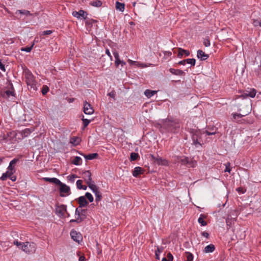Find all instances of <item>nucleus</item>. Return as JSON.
Returning <instances> with one entry per match:
<instances>
[{
    "label": "nucleus",
    "mask_w": 261,
    "mask_h": 261,
    "mask_svg": "<svg viewBox=\"0 0 261 261\" xmlns=\"http://www.w3.org/2000/svg\"><path fill=\"white\" fill-rule=\"evenodd\" d=\"M192 135L193 144L197 146H201L203 144V139L207 136L216 134V132H190Z\"/></svg>",
    "instance_id": "nucleus-1"
},
{
    "label": "nucleus",
    "mask_w": 261,
    "mask_h": 261,
    "mask_svg": "<svg viewBox=\"0 0 261 261\" xmlns=\"http://www.w3.org/2000/svg\"><path fill=\"white\" fill-rule=\"evenodd\" d=\"M24 77L26 84L30 87V89L34 91L37 90L36 84L35 76L29 69H25L24 71Z\"/></svg>",
    "instance_id": "nucleus-2"
},
{
    "label": "nucleus",
    "mask_w": 261,
    "mask_h": 261,
    "mask_svg": "<svg viewBox=\"0 0 261 261\" xmlns=\"http://www.w3.org/2000/svg\"><path fill=\"white\" fill-rule=\"evenodd\" d=\"M176 161L182 165L186 166L189 168H193L197 165V162L185 156H177Z\"/></svg>",
    "instance_id": "nucleus-3"
},
{
    "label": "nucleus",
    "mask_w": 261,
    "mask_h": 261,
    "mask_svg": "<svg viewBox=\"0 0 261 261\" xmlns=\"http://www.w3.org/2000/svg\"><path fill=\"white\" fill-rule=\"evenodd\" d=\"M36 244L33 242H26L23 243L21 249L27 254H33L36 252Z\"/></svg>",
    "instance_id": "nucleus-4"
},
{
    "label": "nucleus",
    "mask_w": 261,
    "mask_h": 261,
    "mask_svg": "<svg viewBox=\"0 0 261 261\" xmlns=\"http://www.w3.org/2000/svg\"><path fill=\"white\" fill-rule=\"evenodd\" d=\"M179 127V124L174 121L167 119L163 121V128L164 129H173Z\"/></svg>",
    "instance_id": "nucleus-5"
},
{
    "label": "nucleus",
    "mask_w": 261,
    "mask_h": 261,
    "mask_svg": "<svg viewBox=\"0 0 261 261\" xmlns=\"http://www.w3.org/2000/svg\"><path fill=\"white\" fill-rule=\"evenodd\" d=\"M7 134H4V139L6 142L10 141L12 143L16 142L17 139H20V137H17V132H6Z\"/></svg>",
    "instance_id": "nucleus-6"
},
{
    "label": "nucleus",
    "mask_w": 261,
    "mask_h": 261,
    "mask_svg": "<svg viewBox=\"0 0 261 261\" xmlns=\"http://www.w3.org/2000/svg\"><path fill=\"white\" fill-rule=\"evenodd\" d=\"M67 212V206L64 204L56 205V214L60 218L64 217L65 213Z\"/></svg>",
    "instance_id": "nucleus-7"
},
{
    "label": "nucleus",
    "mask_w": 261,
    "mask_h": 261,
    "mask_svg": "<svg viewBox=\"0 0 261 261\" xmlns=\"http://www.w3.org/2000/svg\"><path fill=\"white\" fill-rule=\"evenodd\" d=\"M11 89L7 90H1L0 91V96L4 97V98H8L11 96H15V90L12 84L10 85Z\"/></svg>",
    "instance_id": "nucleus-8"
},
{
    "label": "nucleus",
    "mask_w": 261,
    "mask_h": 261,
    "mask_svg": "<svg viewBox=\"0 0 261 261\" xmlns=\"http://www.w3.org/2000/svg\"><path fill=\"white\" fill-rule=\"evenodd\" d=\"M256 94V90L254 88L248 89L244 91L242 95L239 96V97L243 99L246 98L248 97L254 98Z\"/></svg>",
    "instance_id": "nucleus-9"
},
{
    "label": "nucleus",
    "mask_w": 261,
    "mask_h": 261,
    "mask_svg": "<svg viewBox=\"0 0 261 261\" xmlns=\"http://www.w3.org/2000/svg\"><path fill=\"white\" fill-rule=\"evenodd\" d=\"M57 185L60 186V196L61 197L65 196V195L64 194V193H66L67 195L70 194V187L66 184L62 183L60 181V183H59Z\"/></svg>",
    "instance_id": "nucleus-10"
},
{
    "label": "nucleus",
    "mask_w": 261,
    "mask_h": 261,
    "mask_svg": "<svg viewBox=\"0 0 261 261\" xmlns=\"http://www.w3.org/2000/svg\"><path fill=\"white\" fill-rule=\"evenodd\" d=\"M150 157L151 158V159L153 161L154 163L158 165H168V161L166 159H162L161 157H160L159 156H158V157H155L153 154H150Z\"/></svg>",
    "instance_id": "nucleus-11"
},
{
    "label": "nucleus",
    "mask_w": 261,
    "mask_h": 261,
    "mask_svg": "<svg viewBox=\"0 0 261 261\" xmlns=\"http://www.w3.org/2000/svg\"><path fill=\"white\" fill-rule=\"evenodd\" d=\"M87 209H82V208L77 207L75 210V215H77L78 218L82 219V221L84 220L86 217Z\"/></svg>",
    "instance_id": "nucleus-12"
},
{
    "label": "nucleus",
    "mask_w": 261,
    "mask_h": 261,
    "mask_svg": "<svg viewBox=\"0 0 261 261\" xmlns=\"http://www.w3.org/2000/svg\"><path fill=\"white\" fill-rule=\"evenodd\" d=\"M72 14L73 16L77 19L83 18L84 19H86L88 15L87 13L83 10H80L79 11H73Z\"/></svg>",
    "instance_id": "nucleus-13"
},
{
    "label": "nucleus",
    "mask_w": 261,
    "mask_h": 261,
    "mask_svg": "<svg viewBox=\"0 0 261 261\" xmlns=\"http://www.w3.org/2000/svg\"><path fill=\"white\" fill-rule=\"evenodd\" d=\"M83 178L84 179L87 185L93 182L92 178L91 177L92 174L89 170L83 171L82 173Z\"/></svg>",
    "instance_id": "nucleus-14"
},
{
    "label": "nucleus",
    "mask_w": 261,
    "mask_h": 261,
    "mask_svg": "<svg viewBox=\"0 0 261 261\" xmlns=\"http://www.w3.org/2000/svg\"><path fill=\"white\" fill-rule=\"evenodd\" d=\"M83 111L86 115H91L94 112V109L91 107V105L86 101L84 102Z\"/></svg>",
    "instance_id": "nucleus-15"
},
{
    "label": "nucleus",
    "mask_w": 261,
    "mask_h": 261,
    "mask_svg": "<svg viewBox=\"0 0 261 261\" xmlns=\"http://www.w3.org/2000/svg\"><path fill=\"white\" fill-rule=\"evenodd\" d=\"M71 238L75 242L79 243L82 240V238L80 233H77L75 230H72L70 232Z\"/></svg>",
    "instance_id": "nucleus-16"
},
{
    "label": "nucleus",
    "mask_w": 261,
    "mask_h": 261,
    "mask_svg": "<svg viewBox=\"0 0 261 261\" xmlns=\"http://www.w3.org/2000/svg\"><path fill=\"white\" fill-rule=\"evenodd\" d=\"M78 203L79 204V206L78 207L82 208L83 207L87 206L89 203L86 200V198L84 196H81L78 198Z\"/></svg>",
    "instance_id": "nucleus-17"
},
{
    "label": "nucleus",
    "mask_w": 261,
    "mask_h": 261,
    "mask_svg": "<svg viewBox=\"0 0 261 261\" xmlns=\"http://www.w3.org/2000/svg\"><path fill=\"white\" fill-rule=\"evenodd\" d=\"M247 114L242 115L241 114H232L233 118L239 123H243L246 122V120L242 119L243 116H245Z\"/></svg>",
    "instance_id": "nucleus-18"
},
{
    "label": "nucleus",
    "mask_w": 261,
    "mask_h": 261,
    "mask_svg": "<svg viewBox=\"0 0 261 261\" xmlns=\"http://www.w3.org/2000/svg\"><path fill=\"white\" fill-rule=\"evenodd\" d=\"M81 140V138L79 137L72 136L70 137V143H71L73 146H76L80 143Z\"/></svg>",
    "instance_id": "nucleus-19"
},
{
    "label": "nucleus",
    "mask_w": 261,
    "mask_h": 261,
    "mask_svg": "<svg viewBox=\"0 0 261 261\" xmlns=\"http://www.w3.org/2000/svg\"><path fill=\"white\" fill-rule=\"evenodd\" d=\"M144 170L140 167H136L133 171V175L137 177L139 175L143 174Z\"/></svg>",
    "instance_id": "nucleus-20"
},
{
    "label": "nucleus",
    "mask_w": 261,
    "mask_h": 261,
    "mask_svg": "<svg viewBox=\"0 0 261 261\" xmlns=\"http://www.w3.org/2000/svg\"><path fill=\"white\" fill-rule=\"evenodd\" d=\"M197 57L201 60H205L208 58V55L206 54L202 50L197 51Z\"/></svg>",
    "instance_id": "nucleus-21"
},
{
    "label": "nucleus",
    "mask_w": 261,
    "mask_h": 261,
    "mask_svg": "<svg viewBox=\"0 0 261 261\" xmlns=\"http://www.w3.org/2000/svg\"><path fill=\"white\" fill-rule=\"evenodd\" d=\"M169 71L173 74L176 75H179V76H182L185 75V72L180 69H176L174 68H170Z\"/></svg>",
    "instance_id": "nucleus-22"
},
{
    "label": "nucleus",
    "mask_w": 261,
    "mask_h": 261,
    "mask_svg": "<svg viewBox=\"0 0 261 261\" xmlns=\"http://www.w3.org/2000/svg\"><path fill=\"white\" fill-rule=\"evenodd\" d=\"M190 51L188 50H185L184 49H182L181 48H178V57L181 58L184 55H185V56L188 57L190 55Z\"/></svg>",
    "instance_id": "nucleus-23"
},
{
    "label": "nucleus",
    "mask_w": 261,
    "mask_h": 261,
    "mask_svg": "<svg viewBox=\"0 0 261 261\" xmlns=\"http://www.w3.org/2000/svg\"><path fill=\"white\" fill-rule=\"evenodd\" d=\"M43 179L45 181H48L49 182L54 183L56 185H58L59 183H60V180L55 177L49 178V177H44Z\"/></svg>",
    "instance_id": "nucleus-24"
},
{
    "label": "nucleus",
    "mask_w": 261,
    "mask_h": 261,
    "mask_svg": "<svg viewBox=\"0 0 261 261\" xmlns=\"http://www.w3.org/2000/svg\"><path fill=\"white\" fill-rule=\"evenodd\" d=\"M206 218V216L204 214H201L198 219V222L201 224V226H204L207 225V222L204 220Z\"/></svg>",
    "instance_id": "nucleus-25"
},
{
    "label": "nucleus",
    "mask_w": 261,
    "mask_h": 261,
    "mask_svg": "<svg viewBox=\"0 0 261 261\" xmlns=\"http://www.w3.org/2000/svg\"><path fill=\"white\" fill-rule=\"evenodd\" d=\"M116 9L120 12H123L125 9V5L124 3H120L118 1L116 2L115 4Z\"/></svg>",
    "instance_id": "nucleus-26"
},
{
    "label": "nucleus",
    "mask_w": 261,
    "mask_h": 261,
    "mask_svg": "<svg viewBox=\"0 0 261 261\" xmlns=\"http://www.w3.org/2000/svg\"><path fill=\"white\" fill-rule=\"evenodd\" d=\"M13 174V173L12 171L8 170L2 174V176L0 177V179L5 180L7 178H10Z\"/></svg>",
    "instance_id": "nucleus-27"
},
{
    "label": "nucleus",
    "mask_w": 261,
    "mask_h": 261,
    "mask_svg": "<svg viewBox=\"0 0 261 261\" xmlns=\"http://www.w3.org/2000/svg\"><path fill=\"white\" fill-rule=\"evenodd\" d=\"M215 249V247L214 245L213 244H210L207 246H206L204 249V252L205 253H210V252H213L214 251Z\"/></svg>",
    "instance_id": "nucleus-28"
},
{
    "label": "nucleus",
    "mask_w": 261,
    "mask_h": 261,
    "mask_svg": "<svg viewBox=\"0 0 261 261\" xmlns=\"http://www.w3.org/2000/svg\"><path fill=\"white\" fill-rule=\"evenodd\" d=\"M83 155L86 160H91L96 158L98 156V154L97 153H93L87 155L84 154Z\"/></svg>",
    "instance_id": "nucleus-29"
},
{
    "label": "nucleus",
    "mask_w": 261,
    "mask_h": 261,
    "mask_svg": "<svg viewBox=\"0 0 261 261\" xmlns=\"http://www.w3.org/2000/svg\"><path fill=\"white\" fill-rule=\"evenodd\" d=\"M87 185L94 194L99 191L98 187L96 185H95L94 182H91V184Z\"/></svg>",
    "instance_id": "nucleus-30"
},
{
    "label": "nucleus",
    "mask_w": 261,
    "mask_h": 261,
    "mask_svg": "<svg viewBox=\"0 0 261 261\" xmlns=\"http://www.w3.org/2000/svg\"><path fill=\"white\" fill-rule=\"evenodd\" d=\"M156 93V91L147 89L144 92V94L148 98H150Z\"/></svg>",
    "instance_id": "nucleus-31"
},
{
    "label": "nucleus",
    "mask_w": 261,
    "mask_h": 261,
    "mask_svg": "<svg viewBox=\"0 0 261 261\" xmlns=\"http://www.w3.org/2000/svg\"><path fill=\"white\" fill-rule=\"evenodd\" d=\"M163 251V247H157V250L155 251V258L156 259H160V253L162 252Z\"/></svg>",
    "instance_id": "nucleus-32"
},
{
    "label": "nucleus",
    "mask_w": 261,
    "mask_h": 261,
    "mask_svg": "<svg viewBox=\"0 0 261 261\" xmlns=\"http://www.w3.org/2000/svg\"><path fill=\"white\" fill-rule=\"evenodd\" d=\"M185 256L186 257L185 261H193V254L189 252H186L185 253Z\"/></svg>",
    "instance_id": "nucleus-33"
},
{
    "label": "nucleus",
    "mask_w": 261,
    "mask_h": 261,
    "mask_svg": "<svg viewBox=\"0 0 261 261\" xmlns=\"http://www.w3.org/2000/svg\"><path fill=\"white\" fill-rule=\"evenodd\" d=\"M82 159L80 156H76L72 161L71 163L75 165H80L81 164Z\"/></svg>",
    "instance_id": "nucleus-34"
},
{
    "label": "nucleus",
    "mask_w": 261,
    "mask_h": 261,
    "mask_svg": "<svg viewBox=\"0 0 261 261\" xmlns=\"http://www.w3.org/2000/svg\"><path fill=\"white\" fill-rule=\"evenodd\" d=\"M19 13V14H23L25 16H32V14L30 13V12L27 10H18L17 11L16 13Z\"/></svg>",
    "instance_id": "nucleus-35"
},
{
    "label": "nucleus",
    "mask_w": 261,
    "mask_h": 261,
    "mask_svg": "<svg viewBox=\"0 0 261 261\" xmlns=\"http://www.w3.org/2000/svg\"><path fill=\"white\" fill-rule=\"evenodd\" d=\"M19 161V159H13V160H12L10 163H9V165L8 166V169L9 170H10V171H12V170L13 169V166L18 161Z\"/></svg>",
    "instance_id": "nucleus-36"
},
{
    "label": "nucleus",
    "mask_w": 261,
    "mask_h": 261,
    "mask_svg": "<svg viewBox=\"0 0 261 261\" xmlns=\"http://www.w3.org/2000/svg\"><path fill=\"white\" fill-rule=\"evenodd\" d=\"M139 158V155L138 153L132 152L130 155V161H136Z\"/></svg>",
    "instance_id": "nucleus-37"
},
{
    "label": "nucleus",
    "mask_w": 261,
    "mask_h": 261,
    "mask_svg": "<svg viewBox=\"0 0 261 261\" xmlns=\"http://www.w3.org/2000/svg\"><path fill=\"white\" fill-rule=\"evenodd\" d=\"M95 202L98 203L99 201H100L102 199V194L100 193V192L99 191L98 192H97L95 194Z\"/></svg>",
    "instance_id": "nucleus-38"
},
{
    "label": "nucleus",
    "mask_w": 261,
    "mask_h": 261,
    "mask_svg": "<svg viewBox=\"0 0 261 261\" xmlns=\"http://www.w3.org/2000/svg\"><path fill=\"white\" fill-rule=\"evenodd\" d=\"M91 5L94 7H99L102 5V2L100 1L97 0L91 3Z\"/></svg>",
    "instance_id": "nucleus-39"
},
{
    "label": "nucleus",
    "mask_w": 261,
    "mask_h": 261,
    "mask_svg": "<svg viewBox=\"0 0 261 261\" xmlns=\"http://www.w3.org/2000/svg\"><path fill=\"white\" fill-rule=\"evenodd\" d=\"M85 197L87 198L89 202H92L93 201V197L91 193L89 192L86 193Z\"/></svg>",
    "instance_id": "nucleus-40"
},
{
    "label": "nucleus",
    "mask_w": 261,
    "mask_h": 261,
    "mask_svg": "<svg viewBox=\"0 0 261 261\" xmlns=\"http://www.w3.org/2000/svg\"><path fill=\"white\" fill-rule=\"evenodd\" d=\"M186 63L190 64L192 66H194L195 65L196 60L195 59H186Z\"/></svg>",
    "instance_id": "nucleus-41"
},
{
    "label": "nucleus",
    "mask_w": 261,
    "mask_h": 261,
    "mask_svg": "<svg viewBox=\"0 0 261 261\" xmlns=\"http://www.w3.org/2000/svg\"><path fill=\"white\" fill-rule=\"evenodd\" d=\"M49 88L46 85H43L42 88L41 92L43 95H45L48 91Z\"/></svg>",
    "instance_id": "nucleus-42"
},
{
    "label": "nucleus",
    "mask_w": 261,
    "mask_h": 261,
    "mask_svg": "<svg viewBox=\"0 0 261 261\" xmlns=\"http://www.w3.org/2000/svg\"><path fill=\"white\" fill-rule=\"evenodd\" d=\"M33 47V44L32 46H29V47H22L21 48V50L23 51H26L27 53H29L32 50Z\"/></svg>",
    "instance_id": "nucleus-43"
},
{
    "label": "nucleus",
    "mask_w": 261,
    "mask_h": 261,
    "mask_svg": "<svg viewBox=\"0 0 261 261\" xmlns=\"http://www.w3.org/2000/svg\"><path fill=\"white\" fill-rule=\"evenodd\" d=\"M230 163L228 162L226 164H225V169L224 170V171L230 173L231 169L230 167Z\"/></svg>",
    "instance_id": "nucleus-44"
},
{
    "label": "nucleus",
    "mask_w": 261,
    "mask_h": 261,
    "mask_svg": "<svg viewBox=\"0 0 261 261\" xmlns=\"http://www.w3.org/2000/svg\"><path fill=\"white\" fill-rule=\"evenodd\" d=\"M203 44L206 47H208L210 45L211 43L208 37L204 39Z\"/></svg>",
    "instance_id": "nucleus-45"
},
{
    "label": "nucleus",
    "mask_w": 261,
    "mask_h": 261,
    "mask_svg": "<svg viewBox=\"0 0 261 261\" xmlns=\"http://www.w3.org/2000/svg\"><path fill=\"white\" fill-rule=\"evenodd\" d=\"M82 120H83V126H84V128L85 127H86L89 124L90 120H89L87 119H84V118H83Z\"/></svg>",
    "instance_id": "nucleus-46"
},
{
    "label": "nucleus",
    "mask_w": 261,
    "mask_h": 261,
    "mask_svg": "<svg viewBox=\"0 0 261 261\" xmlns=\"http://www.w3.org/2000/svg\"><path fill=\"white\" fill-rule=\"evenodd\" d=\"M82 183H83V181L82 180L79 179L77 180L76 186H77V189H81V188H83V185H82Z\"/></svg>",
    "instance_id": "nucleus-47"
},
{
    "label": "nucleus",
    "mask_w": 261,
    "mask_h": 261,
    "mask_svg": "<svg viewBox=\"0 0 261 261\" xmlns=\"http://www.w3.org/2000/svg\"><path fill=\"white\" fill-rule=\"evenodd\" d=\"M77 176V175H75V174H73L71 176H69L67 177L68 180L70 181V182H74V179L75 178H76Z\"/></svg>",
    "instance_id": "nucleus-48"
},
{
    "label": "nucleus",
    "mask_w": 261,
    "mask_h": 261,
    "mask_svg": "<svg viewBox=\"0 0 261 261\" xmlns=\"http://www.w3.org/2000/svg\"><path fill=\"white\" fill-rule=\"evenodd\" d=\"M13 244L16 245L19 248L21 249V247L22 246V244H23V243L18 242V240H15L13 242Z\"/></svg>",
    "instance_id": "nucleus-49"
},
{
    "label": "nucleus",
    "mask_w": 261,
    "mask_h": 261,
    "mask_svg": "<svg viewBox=\"0 0 261 261\" xmlns=\"http://www.w3.org/2000/svg\"><path fill=\"white\" fill-rule=\"evenodd\" d=\"M82 222V219L81 218H76V219H72L70 221V223L72 222H76L77 223H80Z\"/></svg>",
    "instance_id": "nucleus-50"
},
{
    "label": "nucleus",
    "mask_w": 261,
    "mask_h": 261,
    "mask_svg": "<svg viewBox=\"0 0 261 261\" xmlns=\"http://www.w3.org/2000/svg\"><path fill=\"white\" fill-rule=\"evenodd\" d=\"M167 259L169 261H172L173 260V256L172 254L170 252H169V253H167Z\"/></svg>",
    "instance_id": "nucleus-51"
},
{
    "label": "nucleus",
    "mask_w": 261,
    "mask_h": 261,
    "mask_svg": "<svg viewBox=\"0 0 261 261\" xmlns=\"http://www.w3.org/2000/svg\"><path fill=\"white\" fill-rule=\"evenodd\" d=\"M201 236H202L206 238L207 239L209 238L210 234L209 233L206 231H203L201 233Z\"/></svg>",
    "instance_id": "nucleus-52"
},
{
    "label": "nucleus",
    "mask_w": 261,
    "mask_h": 261,
    "mask_svg": "<svg viewBox=\"0 0 261 261\" xmlns=\"http://www.w3.org/2000/svg\"><path fill=\"white\" fill-rule=\"evenodd\" d=\"M106 54H107V55L110 57V60H111V61H112V60H113V57H112V55H111V53H110V50H109V49L107 48V49H106Z\"/></svg>",
    "instance_id": "nucleus-53"
},
{
    "label": "nucleus",
    "mask_w": 261,
    "mask_h": 261,
    "mask_svg": "<svg viewBox=\"0 0 261 261\" xmlns=\"http://www.w3.org/2000/svg\"><path fill=\"white\" fill-rule=\"evenodd\" d=\"M0 69L4 72L6 71L5 65L2 63L1 59H0Z\"/></svg>",
    "instance_id": "nucleus-54"
},
{
    "label": "nucleus",
    "mask_w": 261,
    "mask_h": 261,
    "mask_svg": "<svg viewBox=\"0 0 261 261\" xmlns=\"http://www.w3.org/2000/svg\"><path fill=\"white\" fill-rule=\"evenodd\" d=\"M52 31L51 30H46V31H44L43 32L42 34L43 35H50L52 33Z\"/></svg>",
    "instance_id": "nucleus-55"
},
{
    "label": "nucleus",
    "mask_w": 261,
    "mask_h": 261,
    "mask_svg": "<svg viewBox=\"0 0 261 261\" xmlns=\"http://www.w3.org/2000/svg\"><path fill=\"white\" fill-rule=\"evenodd\" d=\"M231 220V218H230L229 216H228V217L226 219V224L227 226H230V224Z\"/></svg>",
    "instance_id": "nucleus-56"
},
{
    "label": "nucleus",
    "mask_w": 261,
    "mask_h": 261,
    "mask_svg": "<svg viewBox=\"0 0 261 261\" xmlns=\"http://www.w3.org/2000/svg\"><path fill=\"white\" fill-rule=\"evenodd\" d=\"M237 191L238 192H241L242 193H244L246 191V190H244V189L242 187H239L237 189Z\"/></svg>",
    "instance_id": "nucleus-57"
},
{
    "label": "nucleus",
    "mask_w": 261,
    "mask_h": 261,
    "mask_svg": "<svg viewBox=\"0 0 261 261\" xmlns=\"http://www.w3.org/2000/svg\"><path fill=\"white\" fill-rule=\"evenodd\" d=\"M113 55H114V56L115 58V60H117V59H119V54L117 51H114L113 53Z\"/></svg>",
    "instance_id": "nucleus-58"
},
{
    "label": "nucleus",
    "mask_w": 261,
    "mask_h": 261,
    "mask_svg": "<svg viewBox=\"0 0 261 261\" xmlns=\"http://www.w3.org/2000/svg\"><path fill=\"white\" fill-rule=\"evenodd\" d=\"M254 24L255 26L261 27V21L255 20L254 21Z\"/></svg>",
    "instance_id": "nucleus-59"
},
{
    "label": "nucleus",
    "mask_w": 261,
    "mask_h": 261,
    "mask_svg": "<svg viewBox=\"0 0 261 261\" xmlns=\"http://www.w3.org/2000/svg\"><path fill=\"white\" fill-rule=\"evenodd\" d=\"M120 63H121V60H120V59L115 60V64L116 67H118V66L120 64Z\"/></svg>",
    "instance_id": "nucleus-60"
},
{
    "label": "nucleus",
    "mask_w": 261,
    "mask_h": 261,
    "mask_svg": "<svg viewBox=\"0 0 261 261\" xmlns=\"http://www.w3.org/2000/svg\"><path fill=\"white\" fill-rule=\"evenodd\" d=\"M86 258L85 257L84 255H82L80 256L79 260V261H85Z\"/></svg>",
    "instance_id": "nucleus-61"
},
{
    "label": "nucleus",
    "mask_w": 261,
    "mask_h": 261,
    "mask_svg": "<svg viewBox=\"0 0 261 261\" xmlns=\"http://www.w3.org/2000/svg\"><path fill=\"white\" fill-rule=\"evenodd\" d=\"M10 178L11 179V180H12L13 181H15L16 180V176L14 175V176H11V177H10Z\"/></svg>",
    "instance_id": "nucleus-62"
},
{
    "label": "nucleus",
    "mask_w": 261,
    "mask_h": 261,
    "mask_svg": "<svg viewBox=\"0 0 261 261\" xmlns=\"http://www.w3.org/2000/svg\"><path fill=\"white\" fill-rule=\"evenodd\" d=\"M186 63V60H182V61H180L178 62V64H180V65H185V64Z\"/></svg>",
    "instance_id": "nucleus-63"
},
{
    "label": "nucleus",
    "mask_w": 261,
    "mask_h": 261,
    "mask_svg": "<svg viewBox=\"0 0 261 261\" xmlns=\"http://www.w3.org/2000/svg\"><path fill=\"white\" fill-rule=\"evenodd\" d=\"M142 4H139V5H138L137 6V8L138 9V10H140L141 8V7L142 6Z\"/></svg>",
    "instance_id": "nucleus-64"
}]
</instances>
